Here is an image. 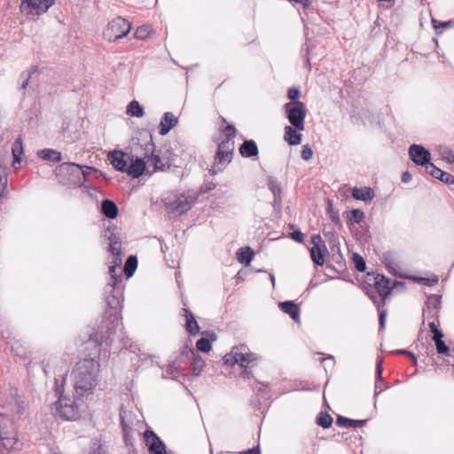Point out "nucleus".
Segmentation results:
<instances>
[{
  "instance_id": "obj_1",
  "label": "nucleus",
  "mask_w": 454,
  "mask_h": 454,
  "mask_svg": "<svg viewBox=\"0 0 454 454\" xmlns=\"http://www.w3.org/2000/svg\"><path fill=\"white\" fill-rule=\"evenodd\" d=\"M122 259H114L110 262L109 274L110 281L105 286V301L106 309L104 319L97 333H94L95 341L100 345L109 346L113 341L120 321V311L123 301L121 274L116 273V269L121 265Z\"/></svg>"
},
{
  "instance_id": "obj_2",
  "label": "nucleus",
  "mask_w": 454,
  "mask_h": 454,
  "mask_svg": "<svg viewBox=\"0 0 454 454\" xmlns=\"http://www.w3.org/2000/svg\"><path fill=\"white\" fill-rule=\"evenodd\" d=\"M99 357H85L73 370L74 387L78 398L92 394L99 381Z\"/></svg>"
},
{
  "instance_id": "obj_3",
  "label": "nucleus",
  "mask_w": 454,
  "mask_h": 454,
  "mask_svg": "<svg viewBox=\"0 0 454 454\" xmlns=\"http://www.w3.org/2000/svg\"><path fill=\"white\" fill-rule=\"evenodd\" d=\"M154 144L153 142L152 136L144 144H141L138 140L132 142L130 146L129 162L128 165L126 173L133 177H140L145 170L147 158H149L150 153L153 150Z\"/></svg>"
},
{
  "instance_id": "obj_4",
  "label": "nucleus",
  "mask_w": 454,
  "mask_h": 454,
  "mask_svg": "<svg viewBox=\"0 0 454 454\" xmlns=\"http://www.w3.org/2000/svg\"><path fill=\"white\" fill-rule=\"evenodd\" d=\"M90 171L97 169L94 167L64 162L57 168V176L60 184L76 187L83 185Z\"/></svg>"
},
{
  "instance_id": "obj_5",
  "label": "nucleus",
  "mask_w": 454,
  "mask_h": 454,
  "mask_svg": "<svg viewBox=\"0 0 454 454\" xmlns=\"http://www.w3.org/2000/svg\"><path fill=\"white\" fill-rule=\"evenodd\" d=\"M162 202L170 213L181 215L192 208L196 202V196L192 192H170L162 199Z\"/></svg>"
},
{
  "instance_id": "obj_6",
  "label": "nucleus",
  "mask_w": 454,
  "mask_h": 454,
  "mask_svg": "<svg viewBox=\"0 0 454 454\" xmlns=\"http://www.w3.org/2000/svg\"><path fill=\"white\" fill-rule=\"evenodd\" d=\"M51 410L54 416L64 420H76L81 416V403L77 400L61 395L51 405Z\"/></svg>"
},
{
  "instance_id": "obj_7",
  "label": "nucleus",
  "mask_w": 454,
  "mask_h": 454,
  "mask_svg": "<svg viewBox=\"0 0 454 454\" xmlns=\"http://www.w3.org/2000/svg\"><path fill=\"white\" fill-rule=\"evenodd\" d=\"M257 359V356L251 353L246 345L233 347L231 351L223 356L225 364L231 366L239 364L241 368H245L243 373H247V367Z\"/></svg>"
},
{
  "instance_id": "obj_8",
  "label": "nucleus",
  "mask_w": 454,
  "mask_h": 454,
  "mask_svg": "<svg viewBox=\"0 0 454 454\" xmlns=\"http://www.w3.org/2000/svg\"><path fill=\"white\" fill-rule=\"evenodd\" d=\"M233 152L234 142L222 141L218 144L214 164L209 169L211 175H216L226 168L232 160Z\"/></svg>"
},
{
  "instance_id": "obj_9",
  "label": "nucleus",
  "mask_w": 454,
  "mask_h": 454,
  "mask_svg": "<svg viewBox=\"0 0 454 454\" xmlns=\"http://www.w3.org/2000/svg\"><path fill=\"white\" fill-rule=\"evenodd\" d=\"M284 109L286 113V117L290 124L299 131H303L305 129L304 120L306 117L305 106L301 101L294 103H286Z\"/></svg>"
},
{
  "instance_id": "obj_10",
  "label": "nucleus",
  "mask_w": 454,
  "mask_h": 454,
  "mask_svg": "<svg viewBox=\"0 0 454 454\" xmlns=\"http://www.w3.org/2000/svg\"><path fill=\"white\" fill-rule=\"evenodd\" d=\"M130 29L131 25L127 20L116 17L108 23L103 35L107 41L113 42L126 36Z\"/></svg>"
},
{
  "instance_id": "obj_11",
  "label": "nucleus",
  "mask_w": 454,
  "mask_h": 454,
  "mask_svg": "<svg viewBox=\"0 0 454 454\" xmlns=\"http://www.w3.org/2000/svg\"><path fill=\"white\" fill-rule=\"evenodd\" d=\"M54 4V0H21L20 12L28 15H40Z\"/></svg>"
},
{
  "instance_id": "obj_12",
  "label": "nucleus",
  "mask_w": 454,
  "mask_h": 454,
  "mask_svg": "<svg viewBox=\"0 0 454 454\" xmlns=\"http://www.w3.org/2000/svg\"><path fill=\"white\" fill-rule=\"evenodd\" d=\"M104 237L108 240V252L114 259H122L121 238L116 232L115 226H109L105 230Z\"/></svg>"
},
{
  "instance_id": "obj_13",
  "label": "nucleus",
  "mask_w": 454,
  "mask_h": 454,
  "mask_svg": "<svg viewBox=\"0 0 454 454\" xmlns=\"http://www.w3.org/2000/svg\"><path fill=\"white\" fill-rule=\"evenodd\" d=\"M144 439L149 454H167L165 443L152 429L144 432Z\"/></svg>"
},
{
  "instance_id": "obj_14",
  "label": "nucleus",
  "mask_w": 454,
  "mask_h": 454,
  "mask_svg": "<svg viewBox=\"0 0 454 454\" xmlns=\"http://www.w3.org/2000/svg\"><path fill=\"white\" fill-rule=\"evenodd\" d=\"M442 295L430 294L425 303L423 309V317L425 319H432L438 321L439 312L441 309Z\"/></svg>"
},
{
  "instance_id": "obj_15",
  "label": "nucleus",
  "mask_w": 454,
  "mask_h": 454,
  "mask_svg": "<svg viewBox=\"0 0 454 454\" xmlns=\"http://www.w3.org/2000/svg\"><path fill=\"white\" fill-rule=\"evenodd\" d=\"M374 286L379 293V295L381 297V301L384 303L385 299L391 294V291L396 285H403L402 282L391 281L389 278H387L385 276L377 274L374 276Z\"/></svg>"
},
{
  "instance_id": "obj_16",
  "label": "nucleus",
  "mask_w": 454,
  "mask_h": 454,
  "mask_svg": "<svg viewBox=\"0 0 454 454\" xmlns=\"http://www.w3.org/2000/svg\"><path fill=\"white\" fill-rule=\"evenodd\" d=\"M410 159L419 166L426 167L431 160V153L420 145L413 144L409 148Z\"/></svg>"
},
{
  "instance_id": "obj_17",
  "label": "nucleus",
  "mask_w": 454,
  "mask_h": 454,
  "mask_svg": "<svg viewBox=\"0 0 454 454\" xmlns=\"http://www.w3.org/2000/svg\"><path fill=\"white\" fill-rule=\"evenodd\" d=\"M4 417L0 416V454L15 448L17 438L14 432L9 433L3 427Z\"/></svg>"
},
{
  "instance_id": "obj_18",
  "label": "nucleus",
  "mask_w": 454,
  "mask_h": 454,
  "mask_svg": "<svg viewBox=\"0 0 454 454\" xmlns=\"http://www.w3.org/2000/svg\"><path fill=\"white\" fill-rule=\"evenodd\" d=\"M130 153H124L122 151L114 150L110 152L109 159L113 167L122 173H126L128 162L129 160Z\"/></svg>"
},
{
  "instance_id": "obj_19",
  "label": "nucleus",
  "mask_w": 454,
  "mask_h": 454,
  "mask_svg": "<svg viewBox=\"0 0 454 454\" xmlns=\"http://www.w3.org/2000/svg\"><path fill=\"white\" fill-rule=\"evenodd\" d=\"M147 162H152L153 165V171L161 170L164 171L170 168V159L168 156H161L160 153H154V149L150 153Z\"/></svg>"
},
{
  "instance_id": "obj_20",
  "label": "nucleus",
  "mask_w": 454,
  "mask_h": 454,
  "mask_svg": "<svg viewBox=\"0 0 454 454\" xmlns=\"http://www.w3.org/2000/svg\"><path fill=\"white\" fill-rule=\"evenodd\" d=\"M268 187L270 192L273 193V207L274 208H281L282 206V188L278 181L273 177L270 176L268 178Z\"/></svg>"
},
{
  "instance_id": "obj_21",
  "label": "nucleus",
  "mask_w": 454,
  "mask_h": 454,
  "mask_svg": "<svg viewBox=\"0 0 454 454\" xmlns=\"http://www.w3.org/2000/svg\"><path fill=\"white\" fill-rule=\"evenodd\" d=\"M239 151L243 158L257 157L259 154L258 146L252 139H245L240 145Z\"/></svg>"
},
{
  "instance_id": "obj_22",
  "label": "nucleus",
  "mask_w": 454,
  "mask_h": 454,
  "mask_svg": "<svg viewBox=\"0 0 454 454\" xmlns=\"http://www.w3.org/2000/svg\"><path fill=\"white\" fill-rule=\"evenodd\" d=\"M177 123L178 120L172 113H165L160 120L159 133L161 136L167 135Z\"/></svg>"
},
{
  "instance_id": "obj_23",
  "label": "nucleus",
  "mask_w": 454,
  "mask_h": 454,
  "mask_svg": "<svg viewBox=\"0 0 454 454\" xmlns=\"http://www.w3.org/2000/svg\"><path fill=\"white\" fill-rule=\"evenodd\" d=\"M184 317H185V329L190 335L195 336L200 333V326L194 317V315L188 309H183Z\"/></svg>"
},
{
  "instance_id": "obj_24",
  "label": "nucleus",
  "mask_w": 454,
  "mask_h": 454,
  "mask_svg": "<svg viewBox=\"0 0 454 454\" xmlns=\"http://www.w3.org/2000/svg\"><path fill=\"white\" fill-rule=\"evenodd\" d=\"M278 306H279L280 309L283 312L288 314L294 321H295V322L300 321V308L298 307V305L296 303H294L292 301H286L280 302Z\"/></svg>"
},
{
  "instance_id": "obj_25",
  "label": "nucleus",
  "mask_w": 454,
  "mask_h": 454,
  "mask_svg": "<svg viewBox=\"0 0 454 454\" xmlns=\"http://www.w3.org/2000/svg\"><path fill=\"white\" fill-rule=\"evenodd\" d=\"M101 213L109 219H115L118 216L119 209L113 200L106 199L101 203Z\"/></svg>"
},
{
  "instance_id": "obj_26",
  "label": "nucleus",
  "mask_w": 454,
  "mask_h": 454,
  "mask_svg": "<svg viewBox=\"0 0 454 454\" xmlns=\"http://www.w3.org/2000/svg\"><path fill=\"white\" fill-rule=\"evenodd\" d=\"M300 132L301 131L295 129L293 126H286L284 134L285 141H286L290 145H297L301 144L302 135Z\"/></svg>"
},
{
  "instance_id": "obj_27",
  "label": "nucleus",
  "mask_w": 454,
  "mask_h": 454,
  "mask_svg": "<svg viewBox=\"0 0 454 454\" xmlns=\"http://www.w3.org/2000/svg\"><path fill=\"white\" fill-rule=\"evenodd\" d=\"M203 334H207L209 338L202 337L199 339L196 342V348L198 350L207 353L211 349V341L216 340V334L213 332H203Z\"/></svg>"
},
{
  "instance_id": "obj_28",
  "label": "nucleus",
  "mask_w": 454,
  "mask_h": 454,
  "mask_svg": "<svg viewBox=\"0 0 454 454\" xmlns=\"http://www.w3.org/2000/svg\"><path fill=\"white\" fill-rule=\"evenodd\" d=\"M352 196L357 200H363L366 202L372 200L374 198L375 192L370 187L354 188L352 191Z\"/></svg>"
},
{
  "instance_id": "obj_29",
  "label": "nucleus",
  "mask_w": 454,
  "mask_h": 454,
  "mask_svg": "<svg viewBox=\"0 0 454 454\" xmlns=\"http://www.w3.org/2000/svg\"><path fill=\"white\" fill-rule=\"evenodd\" d=\"M366 419H351L343 416H338L336 419V425L340 427H362L365 425Z\"/></svg>"
},
{
  "instance_id": "obj_30",
  "label": "nucleus",
  "mask_w": 454,
  "mask_h": 454,
  "mask_svg": "<svg viewBox=\"0 0 454 454\" xmlns=\"http://www.w3.org/2000/svg\"><path fill=\"white\" fill-rule=\"evenodd\" d=\"M326 251V247L325 244L321 247H312L309 250L310 257L313 262L317 266H322L324 264L325 252Z\"/></svg>"
},
{
  "instance_id": "obj_31",
  "label": "nucleus",
  "mask_w": 454,
  "mask_h": 454,
  "mask_svg": "<svg viewBox=\"0 0 454 454\" xmlns=\"http://www.w3.org/2000/svg\"><path fill=\"white\" fill-rule=\"evenodd\" d=\"M38 71H39V69H38L37 66H32L29 67V69L23 71L20 76V80H22V82H20V84L19 86V90H26L29 84L30 79H32L34 74L35 73H37Z\"/></svg>"
},
{
  "instance_id": "obj_32",
  "label": "nucleus",
  "mask_w": 454,
  "mask_h": 454,
  "mask_svg": "<svg viewBox=\"0 0 454 454\" xmlns=\"http://www.w3.org/2000/svg\"><path fill=\"white\" fill-rule=\"evenodd\" d=\"M37 154L44 160L52 162H59L61 160V153L54 149H43L40 150Z\"/></svg>"
},
{
  "instance_id": "obj_33",
  "label": "nucleus",
  "mask_w": 454,
  "mask_h": 454,
  "mask_svg": "<svg viewBox=\"0 0 454 454\" xmlns=\"http://www.w3.org/2000/svg\"><path fill=\"white\" fill-rule=\"evenodd\" d=\"M254 251L251 247H241L237 252V257L239 262L248 265L254 258Z\"/></svg>"
},
{
  "instance_id": "obj_34",
  "label": "nucleus",
  "mask_w": 454,
  "mask_h": 454,
  "mask_svg": "<svg viewBox=\"0 0 454 454\" xmlns=\"http://www.w3.org/2000/svg\"><path fill=\"white\" fill-rule=\"evenodd\" d=\"M191 366L194 376H199L205 366V361L196 352L191 358Z\"/></svg>"
},
{
  "instance_id": "obj_35",
  "label": "nucleus",
  "mask_w": 454,
  "mask_h": 454,
  "mask_svg": "<svg viewBox=\"0 0 454 454\" xmlns=\"http://www.w3.org/2000/svg\"><path fill=\"white\" fill-rule=\"evenodd\" d=\"M182 370H183V368H182L181 364H178V363L176 360H174L168 364V365L165 371V373L167 375L166 377H170V378L176 380L181 375Z\"/></svg>"
},
{
  "instance_id": "obj_36",
  "label": "nucleus",
  "mask_w": 454,
  "mask_h": 454,
  "mask_svg": "<svg viewBox=\"0 0 454 454\" xmlns=\"http://www.w3.org/2000/svg\"><path fill=\"white\" fill-rule=\"evenodd\" d=\"M127 114L134 117H142L145 111L137 100H132L127 106Z\"/></svg>"
},
{
  "instance_id": "obj_37",
  "label": "nucleus",
  "mask_w": 454,
  "mask_h": 454,
  "mask_svg": "<svg viewBox=\"0 0 454 454\" xmlns=\"http://www.w3.org/2000/svg\"><path fill=\"white\" fill-rule=\"evenodd\" d=\"M137 267V259L135 255H129L124 264V272L127 278H130Z\"/></svg>"
},
{
  "instance_id": "obj_38",
  "label": "nucleus",
  "mask_w": 454,
  "mask_h": 454,
  "mask_svg": "<svg viewBox=\"0 0 454 454\" xmlns=\"http://www.w3.org/2000/svg\"><path fill=\"white\" fill-rule=\"evenodd\" d=\"M195 351L188 347H184L180 352V355L175 359L178 364H187L191 360Z\"/></svg>"
},
{
  "instance_id": "obj_39",
  "label": "nucleus",
  "mask_w": 454,
  "mask_h": 454,
  "mask_svg": "<svg viewBox=\"0 0 454 454\" xmlns=\"http://www.w3.org/2000/svg\"><path fill=\"white\" fill-rule=\"evenodd\" d=\"M317 424L323 428H329L333 424V418L327 412L321 411L317 418Z\"/></svg>"
},
{
  "instance_id": "obj_40",
  "label": "nucleus",
  "mask_w": 454,
  "mask_h": 454,
  "mask_svg": "<svg viewBox=\"0 0 454 454\" xmlns=\"http://www.w3.org/2000/svg\"><path fill=\"white\" fill-rule=\"evenodd\" d=\"M153 28L150 25H143L137 28L135 37L139 40L146 39L152 33Z\"/></svg>"
},
{
  "instance_id": "obj_41",
  "label": "nucleus",
  "mask_w": 454,
  "mask_h": 454,
  "mask_svg": "<svg viewBox=\"0 0 454 454\" xmlns=\"http://www.w3.org/2000/svg\"><path fill=\"white\" fill-rule=\"evenodd\" d=\"M347 217L352 223H360L364 218V214L360 209H352L347 212Z\"/></svg>"
},
{
  "instance_id": "obj_42",
  "label": "nucleus",
  "mask_w": 454,
  "mask_h": 454,
  "mask_svg": "<svg viewBox=\"0 0 454 454\" xmlns=\"http://www.w3.org/2000/svg\"><path fill=\"white\" fill-rule=\"evenodd\" d=\"M382 380V360L378 359L376 364V384H375V398L380 395L382 391L380 387H379L378 382Z\"/></svg>"
},
{
  "instance_id": "obj_43",
  "label": "nucleus",
  "mask_w": 454,
  "mask_h": 454,
  "mask_svg": "<svg viewBox=\"0 0 454 454\" xmlns=\"http://www.w3.org/2000/svg\"><path fill=\"white\" fill-rule=\"evenodd\" d=\"M352 260L355 265V268L359 272H364L366 269V263L364 259L357 253H354L352 255Z\"/></svg>"
},
{
  "instance_id": "obj_44",
  "label": "nucleus",
  "mask_w": 454,
  "mask_h": 454,
  "mask_svg": "<svg viewBox=\"0 0 454 454\" xmlns=\"http://www.w3.org/2000/svg\"><path fill=\"white\" fill-rule=\"evenodd\" d=\"M7 187V174L5 168L0 164V199L4 197Z\"/></svg>"
},
{
  "instance_id": "obj_45",
  "label": "nucleus",
  "mask_w": 454,
  "mask_h": 454,
  "mask_svg": "<svg viewBox=\"0 0 454 454\" xmlns=\"http://www.w3.org/2000/svg\"><path fill=\"white\" fill-rule=\"evenodd\" d=\"M223 131L225 132V138L223 141L234 142L233 139L237 134V129L234 125L228 124Z\"/></svg>"
},
{
  "instance_id": "obj_46",
  "label": "nucleus",
  "mask_w": 454,
  "mask_h": 454,
  "mask_svg": "<svg viewBox=\"0 0 454 454\" xmlns=\"http://www.w3.org/2000/svg\"><path fill=\"white\" fill-rule=\"evenodd\" d=\"M425 169H426V172L430 175L431 176H433L434 178L435 179H440L441 176H439V174H441V172H442V170L439 168H437L434 164L429 162L426 167H425Z\"/></svg>"
},
{
  "instance_id": "obj_47",
  "label": "nucleus",
  "mask_w": 454,
  "mask_h": 454,
  "mask_svg": "<svg viewBox=\"0 0 454 454\" xmlns=\"http://www.w3.org/2000/svg\"><path fill=\"white\" fill-rule=\"evenodd\" d=\"M327 213L329 215V217L331 220L337 225H340V219L339 216V213L337 211H334L333 208L332 203L329 201L328 207H327Z\"/></svg>"
},
{
  "instance_id": "obj_48",
  "label": "nucleus",
  "mask_w": 454,
  "mask_h": 454,
  "mask_svg": "<svg viewBox=\"0 0 454 454\" xmlns=\"http://www.w3.org/2000/svg\"><path fill=\"white\" fill-rule=\"evenodd\" d=\"M434 343H435V348H436L437 353L445 355V356H450V348L445 344V342L443 340H438Z\"/></svg>"
},
{
  "instance_id": "obj_49",
  "label": "nucleus",
  "mask_w": 454,
  "mask_h": 454,
  "mask_svg": "<svg viewBox=\"0 0 454 454\" xmlns=\"http://www.w3.org/2000/svg\"><path fill=\"white\" fill-rule=\"evenodd\" d=\"M121 426H122V430H123V433H124V441H125V443L128 447H130V443H132L131 442V437L129 434V431L131 429L129 427H128L125 422H124V419L121 418Z\"/></svg>"
},
{
  "instance_id": "obj_50",
  "label": "nucleus",
  "mask_w": 454,
  "mask_h": 454,
  "mask_svg": "<svg viewBox=\"0 0 454 454\" xmlns=\"http://www.w3.org/2000/svg\"><path fill=\"white\" fill-rule=\"evenodd\" d=\"M287 96L289 99L293 101L292 103H294L299 101L298 99L301 96V91L299 89L293 87L288 90Z\"/></svg>"
},
{
  "instance_id": "obj_51",
  "label": "nucleus",
  "mask_w": 454,
  "mask_h": 454,
  "mask_svg": "<svg viewBox=\"0 0 454 454\" xmlns=\"http://www.w3.org/2000/svg\"><path fill=\"white\" fill-rule=\"evenodd\" d=\"M439 176H441L439 180L446 184H454V176L448 172H445L442 170V172H441V174H439Z\"/></svg>"
},
{
  "instance_id": "obj_52",
  "label": "nucleus",
  "mask_w": 454,
  "mask_h": 454,
  "mask_svg": "<svg viewBox=\"0 0 454 454\" xmlns=\"http://www.w3.org/2000/svg\"><path fill=\"white\" fill-rule=\"evenodd\" d=\"M301 158L304 160H309L312 158L313 156V151L311 149V147L309 145H304L302 146V150H301Z\"/></svg>"
},
{
  "instance_id": "obj_53",
  "label": "nucleus",
  "mask_w": 454,
  "mask_h": 454,
  "mask_svg": "<svg viewBox=\"0 0 454 454\" xmlns=\"http://www.w3.org/2000/svg\"><path fill=\"white\" fill-rule=\"evenodd\" d=\"M442 160L447 161L448 163H453L454 162V153L452 151L445 148L441 153Z\"/></svg>"
},
{
  "instance_id": "obj_54",
  "label": "nucleus",
  "mask_w": 454,
  "mask_h": 454,
  "mask_svg": "<svg viewBox=\"0 0 454 454\" xmlns=\"http://www.w3.org/2000/svg\"><path fill=\"white\" fill-rule=\"evenodd\" d=\"M386 317H387V310L386 309H382L380 312V315H379V325H380V330H384L385 329Z\"/></svg>"
},
{
  "instance_id": "obj_55",
  "label": "nucleus",
  "mask_w": 454,
  "mask_h": 454,
  "mask_svg": "<svg viewBox=\"0 0 454 454\" xmlns=\"http://www.w3.org/2000/svg\"><path fill=\"white\" fill-rule=\"evenodd\" d=\"M419 281L421 283H423L424 285H426V286H433V285L437 284L438 277L434 276L432 278H420Z\"/></svg>"
},
{
  "instance_id": "obj_56",
  "label": "nucleus",
  "mask_w": 454,
  "mask_h": 454,
  "mask_svg": "<svg viewBox=\"0 0 454 454\" xmlns=\"http://www.w3.org/2000/svg\"><path fill=\"white\" fill-rule=\"evenodd\" d=\"M291 238L299 243L303 241V233L300 230H296L291 233Z\"/></svg>"
},
{
  "instance_id": "obj_57",
  "label": "nucleus",
  "mask_w": 454,
  "mask_h": 454,
  "mask_svg": "<svg viewBox=\"0 0 454 454\" xmlns=\"http://www.w3.org/2000/svg\"><path fill=\"white\" fill-rule=\"evenodd\" d=\"M311 243L313 244V247H320V244H324L319 234H315L311 237Z\"/></svg>"
},
{
  "instance_id": "obj_58",
  "label": "nucleus",
  "mask_w": 454,
  "mask_h": 454,
  "mask_svg": "<svg viewBox=\"0 0 454 454\" xmlns=\"http://www.w3.org/2000/svg\"><path fill=\"white\" fill-rule=\"evenodd\" d=\"M239 454H261L260 447H259V445H257V446H255V447H254L252 449H249V450H247L246 451H242Z\"/></svg>"
},
{
  "instance_id": "obj_59",
  "label": "nucleus",
  "mask_w": 454,
  "mask_h": 454,
  "mask_svg": "<svg viewBox=\"0 0 454 454\" xmlns=\"http://www.w3.org/2000/svg\"><path fill=\"white\" fill-rule=\"evenodd\" d=\"M442 338H443V333L441 330L438 329L437 331L433 333V340L434 342H436L438 340H442Z\"/></svg>"
},
{
  "instance_id": "obj_60",
  "label": "nucleus",
  "mask_w": 454,
  "mask_h": 454,
  "mask_svg": "<svg viewBox=\"0 0 454 454\" xmlns=\"http://www.w3.org/2000/svg\"><path fill=\"white\" fill-rule=\"evenodd\" d=\"M100 449V445L95 442L91 446V451L90 454H101Z\"/></svg>"
},
{
  "instance_id": "obj_61",
  "label": "nucleus",
  "mask_w": 454,
  "mask_h": 454,
  "mask_svg": "<svg viewBox=\"0 0 454 454\" xmlns=\"http://www.w3.org/2000/svg\"><path fill=\"white\" fill-rule=\"evenodd\" d=\"M411 174L408 171L403 173L402 175V182L403 183H409L411 180Z\"/></svg>"
},
{
  "instance_id": "obj_62",
  "label": "nucleus",
  "mask_w": 454,
  "mask_h": 454,
  "mask_svg": "<svg viewBox=\"0 0 454 454\" xmlns=\"http://www.w3.org/2000/svg\"><path fill=\"white\" fill-rule=\"evenodd\" d=\"M393 353L397 354V355H404L407 356H409V355H411V351H409L407 349H396V350L393 351Z\"/></svg>"
},
{
  "instance_id": "obj_63",
  "label": "nucleus",
  "mask_w": 454,
  "mask_h": 454,
  "mask_svg": "<svg viewBox=\"0 0 454 454\" xmlns=\"http://www.w3.org/2000/svg\"><path fill=\"white\" fill-rule=\"evenodd\" d=\"M428 327H429V329H430V331H431L432 333H434L435 331H437V330H438V328H437V326H436V324H435V321H434V320H433V321H430V322L428 323Z\"/></svg>"
},
{
  "instance_id": "obj_64",
  "label": "nucleus",
  "mask_w": 454,
  "mask_h": 454,
  "mask_svg": "<svg viewBox=\"0 0 454 454\" xmlns=\"http://www.w3.org/2000/svg\"><path fill=\"white\" fill-rule=\"evenodd\" d=\"M129 454H137V450L134 447L133 443H130V447H129Z\"/></svg>"
}]
</instances>
